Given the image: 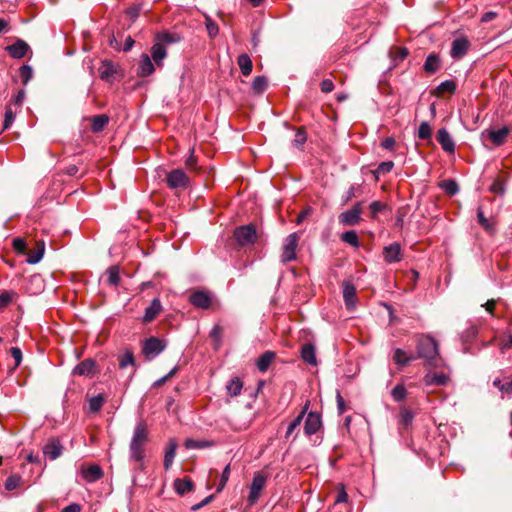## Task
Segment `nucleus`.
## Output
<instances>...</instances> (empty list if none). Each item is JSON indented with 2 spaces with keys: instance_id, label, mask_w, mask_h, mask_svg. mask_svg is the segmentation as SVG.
Here are the masks:
<instances>
[{
  "instance_id": "obj_1",
  "label": "nucleus",
  "mask_w": 512,
  "mask_h": 512,
  "mask_svg": "<svg viewBox=\"0 0 512 512\" xmlns=\"http://www.w3.org/2000/svg\"><path fill=\"white\" fill-rule=\"evenodd\" d=\"M416 358L424 359L425 363L432 367L441 366L442 360L439 357V345L436 339L429 335L420 337Z\"/></svg>"
},
{
  "instance_id": "obj_2",
  "label": "nucleus",
  "mask_w": 512,
  "mask_h": 512,
  "mask_svg": "<svg viewBox=\"0 0 512 512\" xmlns=\"http://www.w3.org/2000/svg\"><path fill=\"white\" fill-rule=\"evenodd\" d=\"M299 239L300 232H293L284 239L280 256L281 263L285 264L296 260V249Z\"/></svg>"
},
{
  "instance_id": "obj_3",
  "label": "nucleus",
  "mask_w": 512,
  "mask_h": 512,
  "mask_svg": "<svg viewBox=\"0 0 512 512\" xmlns=\"http://www.w3.org/2000/svg\"><path fill=\"white\" fill-rule=\"evenodd\" d=\"M166 183L170 189L185 190L190 186V179L182 169H174L166 175Z\"/></svg>"
},
{
  "instance_id": "obj_4",
  "label": "nucleus",
  "mask_w": 512,
  "mask_h": 512,
  "mask_svg": "<svg viewBox=\"0 0 512 512\" xmlns=\"http://www.w3.org/2000/svg\"><path fill=\"white\" fill-rule=\"evenodd\" d=\"M266 481H267V477L264 476L263 474H261L259 472L254 474L252 483L249 487V495L247 497V502H248L249 506H253L254 504L257 503V501L261 495V492H262L263 488L265 487Z\"/></svg>"
},
{
  "instance_id": "obj_5",
  "label": "nucleus",
  "mask_w": 512,
  "mask_h": 512,
  "mask_svg": "<svg viewBox=\"0 0 512 512\" xmlns=\"http://www.w3.org/2000/svg\"><path fill=\"white\" fill-rule=\"evenodd\" d=\"M256 226H237L234 230V237L239 245L253 243L257 237Z\"/></svg>"
},
{
  "instance_id": "obj_6",
  "label": "nucleus",
  "mask_w": 512,
  "mask_h": 512,
  "mask_svg": "<svg viewBox=\"0 0 512 512\" xmlns=\"http://www.w3.org/2000/svg\"><path fill=\"white\" fill-rule=\"evenodd\" d=\"M470 46L471 43L466 37H457L452 41L450 56L455 60H460L467 54Z\"/></svg>"
},
{
  "instance_id": "obj_7",
  "label": "nucleus",
  "mask_w": 512,
  "mask_h": 512,
  "mask_svg": "<svg viewBox=\"0 0 512 512\" xmlns=\"http://www.w3.org/2000/svg\"><path fill=\"white\" fill-rule=\"evenodd\" d=\"M165 349V344L162 340L151 337L144 342L143 353L150 358L158 356Z\"/></svg>"
},
{
  "instance_id": "obj_8",
  "label": "nucleus",
  "mask_w": 512,
  "mask_h": 512,
  "mask_svg": "<svg viewBox=\"0 0 512 512\" xmlns=\"http://www.w3.org/2000/svg\"><path fill=\"white\" fill-rule=\"evenodd\" d=\"M363 202H357L351 209L340 214L341 224H356L361 218Z\"/></svg>"
},
{
  "instance_id": "obj_9",
  "label": "nucleus",
  "mask_w": 512,
  "mask_h": 512,
  "mask_svg": "<svg viewBox=\"0 0 512 512\" xmlns=\"http://www.w3.org/2000/svg\"><path fill=\"white\" fill-rule=\"evenodd\" d=\"M321 425L322 421L320 414L311 411L307 414L304 423V432L306 435L311 436L320 429Z\"/></svg>"
},
{
  "instance_id": "obj_10",
  "label": "nucleus",
  "mask_w": 512,
  "mask_h": 512,
  "mask_svg": "<svg viewBox=\"0 0 512 512\" xmlns=\"http://www.w3.org/2000/svg\"><path fill=\"white\" fill-rule=\"evenodd\" d=\"M343 298L347 310L353 311L356 307L357 294L356 288L352 283H343Z\"/></svg>"
},
{
  "instance_id": "obj_11",
  "label": "nucleus",
  "mask_w": 512,
  "mask_h": 512,
  "mask_svg": "<svg viewBox=\"0 0 512 512\" xmlns=\"http://www.w3.org/2000/svg\"><path fill=\"white\" fill-rule=\"evenodd\" d=\"M95 368V360L88 358L76 365L72 370V374L77 376L91 377L95 373Z\"/></svg>"
},
{
  "instance_id": "obj_12",
  "label": "nucleus",
  "mask_w": 512,
  "mask_h": 512,
  "mask_svg": "<svg viewBox=\"0 0 512 512\" xmlns=\"http://www.w3.org/2000/svg\"><path fill=\"white\" fill-rule=\"evenodd\" d=\"M155 63L152 62L151 57L143 53L140 56L138 67H137V75L139 77H147L150 76L155 71Z\"/></svg>"
},
{
  "instance_id": "obj_13",
  "label": "nucleus",
  "mask_w": 512,
  "mask_h": 512,
  "mask_svg": "<svg viewBox=\"0 0 512 512\" xmlns=\"http://www.w3.org/2000/svg\"><path fill=\"white\" fill-rule=\"evenodd\" d=\"M5 50L12 58L21 59L30 50V47L24 40L17 39L15 43L8 45Z\"/></svg>"
},
{
  "instance_id": "obj_14",
  "label": "nucleus",
  "mask_w": 512,
  "mask_h": 512,
  "mask_svg": "<svg viewBox=\"0 0 512 512\" xmlns=\"http://www.w3.org/2000/svg\"><path fill=\"white\" fill-rule=\"evenodd\" d=\"M189 301L197 308L208 309L211 305V296L209 293L199 290L189 296Z\"/></svg>"
},
{
  "instance_id": "obj_15",
  "label": "nucleus",
  "mask_w": 512,
  "mask_h": 512,
  "mask_svg": "<svg viewBox=\"0 0 512 512\" xmlns=\"http://www.w3.org/2000/svg\"><path fill=\"white\" fill-rule=\"evenodd\" d=\"M368 213L372 221H381L380 215L390 214V209L384 202L373 201L368 206Z\"/></svg>"
},
{
  "instance_id": "obj_16",
  "label": "nucleus",
  "mask_w": 512,
  "mask_h": 512,
  "mask_svg": "<svg viewBox=\"0 0 512 512\" xmlns=\"http://www.w3.org/2000/svg\"><path fill=\"white\" fill-rule=\"evenodd\" d=\"M384 260L391 264L402 260L401 246L399 243L394 242L383 248Z\"/></svg>"
},
{
  "instance_id": "obj_17",
  "label": "nucleus",
  "mask_w": 512,
  "mask_h": 512,
  "mask_svg": "<svg viewBox=\"0 0 512 512\" xmlns=\"http://www.w3.org/2000/svg\"><path fill=\"white\" fill-rule=\"evenodd\" d=\"M437 141L447 153H454L455 142L446 128H440L437 132Z\"/></svg>"
},
{
  "instance_id": "obj_18",
  "label": "nucleus",
  "mask_w": 512,
  "mask_h": 512,
  "mask_svg": "<svg viewBox=\"0 0 512 512\" xmlns=\"http://www.w3.org/2000/svg\"><path fill=\"white\" fill-rule=\"evenodd\" d=\"M63 451V446L61 442L57 439H51L44 447L43 454L47 456L50 460H55L61 456Z\"/></svg>"
},
{
  "instance_id": "obj_19",
  "label": "nucleus",
  "mask_w": 512,
  "mask_h": 512,
  "mask_svg": "<svg viewBox=\"0 0 512 512\" xmlns=\"http://www.w3.org/2000/svg\"><path fill=\"white\" fill-rule=\"evenodd\" d=\"M81 475L86 482L93 483L102 478L103 470L99 465L93 464L86 468L83 467L81 470Z\"/></svg>"
},
{
  "instance_id": "obj_20",
  "label": "nucleus",
  "mask_w": 512,
  "mask_h": 512,
  "mask_svg": "<svg viewBox=\"0 0 512 512\" xmlns=\"http://www.w3.org/2000/svg\"><path fill=\"white\" fill-rule=\"evenodd\" d=\"M149 56L157 67H162L163 61L167 57L166 47L162 43L155 42L151 47V55Z\"/></svg>"
},
{
  "instance_id": "obj_21",
  "label": "nucleus",
  "mask_w": 512,
  "mask_h": 512,
  "mask_svg": "<svg viewBox=\"0 0 512 512\" xmlns=\"http://www.w3.org/2000/svg\"><path fill=\"white\" fill-rule=\"evenodd\" d=\"M147 440H148L147 426L143 421H139L134 428L133 436H132L130 442L144 446L145 443L147 442Z\"/></svg>"
},
{
  "instance_id": "obj_22",
  "label": "nucleus",
  "mask_w": 512,
  "mask_h": 512,
  "mask_svg": "<svg viewBox=\"0 0 512 512\" xmlns=\"http://www.w3.org/2000/svg\"><path fill=\"white\" fill-rule=\"evenodd\" d=\"M509 133L510 129L507 126H503L498 130H489L487 135L495 146H502L506 142Z\"/></svg>"
},
{
  "instance_id": "obj_23",
  "label": "nucleus",
  "mask_w": 512,
  "mask_h": 512,
  "mask_svg": "<svg viewBox=\"0 0 512 512\" xmlns=\"http://www.w3.org/2000/svg\"><path fill=\"white\" fill-rule=\"evenodd\" d=\"M162 310V304L159 298H153L149 306L145 309L143 315V322L149 323L155 319V317Z\"/></svg>"
},
{
  "instance_id": "obj_24",
  "label": "nucleus",
  "mask_w": 512,
  "mask_h": 512,
  "mask_svg": "<svg viewBox=\"0 0 512 512\" xmlns=\"http://www.w3.org/2000/svg\"><path fill=\"white\" fill-rule=\"evenodd\" d=\"M117 73V67L111 60H103L99 67V76L104 81H111Z\"/></svg>"
},
{
  "instance_id": "obj_25",
  "label": "nucleus",
  "mask_w": 512,
  "mask_h": 512,
  "mask_svg": "<svg viewBox=\"0 0 512 512\" xmlns=\"http://www.w3.org/2000/svg\"><path fill=\"white\" fill-rule=\"evenodd\" d=\"M441 68V59L437 53H430L424 62L423 70L429 74H435Z\"/></svg>"
},
{
  "instance_id": "obj_26",
  "label": "nucleus",
  "mask_w": 512,
  "mask_h": 512,
  "mask_svg": "<svg viewBox=\"0 0 512 512\" xmlns=\"http://www.w3.org/2000/svg\"><path fill=\"white\" fill-rule=\"evenodd\" d=\"M424 382L428 386H443L448 382V376L444 373H427Z\"/></svg>"
},
{
  "instance_id": "obj_27",
  "label": "nucleus",
  "mask_w": 512,
  "mask_h": 512,
  "mask_svg": "<svg viewBox=\"0 0 512 512\" xmlns=\"http://www.w3.org/2000/svg\"><path fill=\"white\" fill-rule=\"evenodd\" d=\"M44 253H45V242L43 240H41L37 243V248L28 254L26 262L30 265H35L42 260Z\"/></svg>"
},
{
  "instance_id": "obj_28",
  "label": "nucleus",
  "mask_w": 512,
  "mask_h": 512,
  "mask_svg": "<svg viewBox=\"0 0 512 512\" xmlns=\"http://www.w3.org/2000/svg\"><path fill=\"white\" fill-rule=\"evenodd\" d=\"M493 385L500 390V392L504 395L512 394V377L504 376L502 378L497 377L493 381Z\"/></svg>"
},
{
  "instance_id": "obj_29",
  "label": "nucleus",
  "mask_w": 512,
  "mask_h": 512,
  "mask_svg": "<svg viewBox=\"0 0 512 512\" xmlns=\"http://www.w3.org/2000/svg\"><path fill=\"white\" fill-rule=\"evenodd\" d=\"M180 36L176 33L163 31L155 35V42L162 43V45L174 44L180 41Z\"/></svg>"
},
{
  "instance_id": "obj_30",
  "label": "nucleus",
  "mask_w": 512,
  "mask_h": 512,
  "mask_svg": "<svg viewBox=\"0 0 512 512\" xmlns=\"http://www.w3.org/2000/svg\"><path fill=\"white\" fill-rule=\"evenodd\" d=\"M416 356L408 355L406 351L400 348L394 350L393 360L399 366H406L411 361L415 360Z\"/></svg>"
},
{
  "instance_id": "obj_31",
  "label": "nucleus",
  "mask_w": 512,
  "mask_h": 512,
  "mask_svg": "<svg viewBox=\"0 0 512 512\" xmlns=\"http://www.w3.org/2000/svg\"><path fill=\"white\" fill-rule=\"evenodd\" d=\"M144 446L130 442L129 445V456L131 461H135L140 465L143 464L144 459Z\"/></svg>"
},
{
  "instance_id": "obj_32",
  "label": "nucleus",
  "mask_w": 512,
  "mask_h": 512,
  "mask_svg": "<svg viewBox=\"0 0 512 512\" xmlns=\"http://www.w3.org/2000/svg\"><path fill=\"white\" fill-rule=\"evenodd\" d=\"M176 448H177V443L175 442V440H170L169 444L165 450V455H164L165 470H168L171 467V465L174 461V458H175Z\"/></svg>"
},
{
  "instance_id": "obj_33",
  "label": "nucleus",
  "mask_w": 512,
  "mask_h": 512,
  "mask_svg": "<svg viewBox=\"0 0 512 512\" xmlns=\"http://www.w3.org/2000/svg\"><path fill=\"white\" fill-rule=\"evenodd\" d=\"M237 63L244 76H248L252 72L253 63L251 58L247 54H241L238 56Z\"/></svg>"
},
{
  "instance_id": "obj_34",
  "label": "nucleus",
  "mask_w": 512,
  "mask_h": 512,
  "mask_svg": "<svg viewBox=\"0 0 512 512\" xmlns=\"http://www.w3.org/2000/svg\"><path fill=\"white\" fill-rule=\"evenodd\" d=\"M308 406H309V404L306 403L305 406L303 407V410L300 412V414L290 422V424L288 425L287 430H286V434H285L286 438H289L294 433V431L299 428V426L302 423L303 417L306 413V410L308 409Z\"/></svg>"
},
{
  "instance_id": "obj_35",
  "label": "nucleus",
  "mask_w": 512,
  "mask_h": 512,
  "mask_svg": "<svg viewBox=\"0 0 512 512\" xmlns=\"http://www.w3.org/2000/svg\"><path fill=\"white\" fill-rule=\"evenodd\" d=\"M174 488L178 494L184 495L185 493L192 491L193 482L188 478L176 479L174 481Z\"/></svg>"
},
{
  "instance_id": "obj_36",
  "label": "nucleus",
  "mask_w": 512,
  "mask_h": 512,
  "mask_svg": "<svg viewBox=\"0 0 512 512\" xmlns=\"http://www.w3.org/2000/svg\"><path fill=\"white\" fill-rule=\"evenodd\" d=\"M301 357L308 364H316L315 348L312 344H305L301 349Z\"/></svg>"
},
{
  "instance_id": "obj_37",
  "label": "nucleus",
  "mask_w": 512,
  "mask_h": 512,
  "mask_svg": "<svg viewBox=\"0 0 512 512\" xmlns=\"http://www.w3.org/2000/svg\"><path fill=\"white\" fill-rule=\"evenodd\" d=\"M275 354L271 351L264 352L257 361V368L260 372H265L269 368Z\"/></svg>"
},
{
  "instance_id": "obj_38",
  "label": "nucleus",
  "mask_w": 512,
  "mask_h": 512,
  "mask_svg": "<svg viewBox=\"0 0 512 512\" xmlns=\"http://www.w3.org/2000/svg\"><path fill=\"white\" fill-rule=\"evenodd\" d=\"M440 188L449 196H454L459 192V185L454 179H446L440 183Z\"/></svg>"
},
{
  "instance_id": "obj_39",
  "label": "nucleus",
  "mask_w": 512,
  "mask_h": 512,
  "mask_svg": "<svg viewBox=\"0 0 512 512\" xmlns=\"http://www.w3.org/2000/svg\"><path fill=\"white\" fill-rule=\"evenodd\" d=\"M243 383L240 378H232L226 385L227 393L231 396H237L241 393Z\"/></svg>"
},
{
  "instance_id": "obj_40",
  "label": "nucleus",
  "mask_w": 512,
  "mask_h": 512,
  "mask_svg": "<svg viewBox=\"0 0 512 512\" xmlns=\"http://www.w3.org/2000/svg\"><path fill=\"white\" fill-rule=\"evenodd\" d=\"M109 118L108 116L101 114L96 115L92 118L91 128L93 132H100L104 129V127L108 124Z\"/></svg>"
},
{
  "instance_id": "obj_41",
  "label": "nucleus",
  "mask_w": 512,
  "mask_h": 512,
  "mask_svg": "<svg viewBox=\"0 0 512 512\" xmlns=\"http://www.w3.org/2000/svg\"><path fill=\"white\" fill-rule=\"evenodd\" d=\"M268 87V79L265 76H256L252 82L255 94H262Z\"/></svg>"
},
{
  "instance_id": "obj_42",
  "label": "nucleus",
  "mask_w": 512,
  "mask_h": 512,
  "mask_svg": "<svg viewBox=\"0 0 512 512\" xmlns=\"http://www.w3.org/2000/svg\"><path fill=\"white\" fill-rule=\"evenodd\" d=\"M363 189L362 184H352L343 196L344 202L346 203L352 198L360 196L363 193Z\"/></svg>"
},
{
  "instance_id": "obj_43",
  "label": "nucleus",
  "mask_w": 512,
  "mask_h": 512,
  "mask_svg": "<svg viewBox=\"0 0 512 512\" xmlns=\"http://www.w3.org/2000/svg\"><path fill=\"white\" fill-rule=\"evenodd\" d=\"M393 167H394V162L393 161L381 162L377 166V168L373 171V175H374L375 179L378 180L381 175H384V174H387V173L391 172Z\"/></svg>"
},
{
  "instance_id": "obj_44",
  "label": "nucleus",
  "mask_w": 512,
  "mask_h": 512,
  "mask_svg": "<svg viewBox=\"0 0 512 512\" xmlns=\"http://www.w3.org/2000/svg\"><path fill=\"white\" fill-rule=\"evenodd\" d=\"M107 282L111 286H117L120 282V273L117 266H111L106 271Z\"/></svg>"
},
{
  "instance_id": "obj_45",
  "label": "nucleus",
  "mask_w": 512,
  "mask_h": 512,
  "mask_svg": "<svg viewBox=\"0 0 512 512\" xmlns=\"http://www.w3.org/2000/svg\"><path fill=\"white\" fill-rule=\"evenodd\" d=\"M104 402L105 398L102 394L91 397L88 401L89 410L93 413L98 412L102 408Z\"/></svg>"
},
{
  "instance_id": "obj_46",
  "label": "nucleus",
  "mask_w": 512,
  "mask_h": 512,
  "mask_svg": "<svg viewBox=\"0 0 512 512\" xmlns=\"http://www.w3.org/2000/svg\"><path fill=\"white\" fill-rule=\"evenodd\" d=\"M456 88V83L453 80H445L436 87V92L438 94H443L446 92L453 94L456 91Z\"/></svg>"
},
{
  "instance_id": "obj_47",
  "label": "nucleus",
  "mask_w": 512,
  "mask_h": 512,
  "mask_svg": "<svg viewBox=\"0 0 512 512\" xmlns=\"http://www.w3.org/2000/svg\"><path fill=\"white\" fill-rule=\"evenodd\" d=\"M184 446L187 449H203L211 446V443L205 440H194L188 438L184 442Z\"/></svg>"
},
{
  "instance_id": "obj_48",
  "label": "nucleus",
  "mask_w": 512,
  "mask_h": 512,
  "mask_svg": "<svg viewBox=\"0 0 512 512\" xmlns=\"http://www.w3.org/2000/svg\"><path fill=\"white\" fill-rule=\"evenodd\" d=\"M417 136L421 140H429L432 136V130L428 122L423 121L419 127Z\"/></svg>"
},
{
  "instance_id": "obj_49",
  "label": "nucleus",
  "mask_w": 512,
  "mask_h": 512,
  "mask_svg": "<svg viewBox=\"0 0 512 512\" xmlns=\"http://www.w3.org/2000/svg\"><path fill=\"white\" fill-rule=\"evenodd\" d=\"M134 364H135V360H134L133 352L126 350L125 353L120 356L119 367L121 369H125L128 366H133Z\"/></svg>"
},
{
  "instance_id": "obj_50",
  "label": "nucleus",
  "mask_w": 512,
  "mask_h": 512,
  "mask_svg": "<svg viewBox=\"0 0 512 512\" xmlns=\"http://www.w3.org/2000/svg\"><path fill=\"white\" fill-rule=\"evenodd\" d=\"M341 239L353 247H358L359 245L358 235L354 230L344 232L341 235Z\"/></svg>"
},
{
  "instance_id": "obj_51",
  "label": "nucleus",
  "mask_w": 512,
  "mask_h": 512,
  "mask_svg": "<svg viewBox=\"0 0 512 512\" xmlns=\"http://www.w3.org/2000/svg\"><path fill=\"white\" fill-rule=\"evenodd\" d=\"M19 75L24 85H26L33 76V69L29 65H22L19 68Z\"/></svg>"
},
{
  "instance_id": "obj_52",
  "label": "nucleus",
  "mask_w": 512,
  "mask_h": 512,
  "mask_svg": "<svg viewBox=\"0 0 512 512\" xmlns=\"http://www.w3.org/2000/svg\"><path fill=\"white\" fill-rule=\"evenodd\" d=\"M21 483V477L19 475L13 474L10 475L5 481V489L8 491H12L16 489Z\"/></svg>"
},
{
  "instance_id": "obj_53",
  "label": "nucleus",
  "mask_w": 512,
  "mask_h": 512,
  "mask_svg": "<svg viewBox=\"0 0 512 512\" xmlns=\"http://www.w3.org/2000/svg\"><path fill=\"white\" fill-rule=\"evenodd\" d=\"M306 140H307V135H306V132L304 131V129L303 128L297 129L295 138L293 140V145L296 146L297 148H301L305 144Z\"/></svg>"
},
{
  "instance_id": "obj_54",
  "label": "nucleus",
  "mask_w": 512,
  "mask_h": 512,
  "mask_svg": "<svg viewBox=\"0 0 512 512\" xmlns=\"http://www.w3.org/2000/svg\"><path fill=\"white\" fill-rule=\"evenodd\" d=\"M229 477H230V464H227L222 471L221 479H220L219 485L217 487V492H221L224 489V487L226 486V484L229 480Z\"/></svg>"
},
{
  "instance_id": "obj_55",
  "label": "nucleus",
  "mask_w": 512,
  "mask_h": 512,
  "mask_svg": "<svg viewBox=\"0 0 512 512\" xmlns=\"http://www.w3.org/2000/svg\"><path fill=\"white\" fill-rule=\"evenodd\" d=\"M391 395L395 401L400 402L406 397V389L402 385H396L392 389Z\"/></svg>"
},
{
  "instance_id": "obj_56",
  "label": "nucleus",
  "mask_w": 512,
  "mask_h": 512,
  "mask_svg": "<svg viewBox=\"0 0 512 512\" xmlns=\"http://www.w3.org/2000/svg\"><path fill=\"white\" fill-rule=\"evenodd\" d=\"M414 418V414L410 409L403 408L400 411V420L405 425L408 426L412 423Z\"/></svg>"
},
{
  "instance_id": "obj_57",
  "label": "nucleus",
  "mask_w": 512,
  "mask_h": 512,
  "mask_svg": "<svg viewBox=\"0 0 512 512\" xmlns=\"http://www.w3.org/2000/svg\"><path fill=\"white\" fill-rule=\"evenodd\" d=\"M4 117L5 118H4L3 128L8 129L15 119V113L12 111L10 106H8L6 108Z\"/></svg>"
},
{
  "instance_id": "obj_58",
  "label": "nucleus",
  "mask_w": 512,
  "mask_h": 512,
  "mask_svg": "<svg viewBox=\"0 0 512 512\" xmlns=\"http://www.w3.org/2000/svg\"><path fill=\"white\" fill-rule=\"evenodd\" d=\"M490 190L495 194L503 195L505 193V183L497 179L492 183Z\"/></svg>"
},
{
  "instance_id": "obj_59",
  "label": "nucleus",
  "mask_w": 512,
  "mask_h": 512,
  "mask_svg": "<svg viewBox=\"0 0 512 512\" xmlns=\"http://www.w3.org/2000/svg\"><path fill=\"white\" fill-rule=\"evenodd\" d=\"M512 346V335L510 333L504 334L500 340V349L504 353Z\"/></svg>"
},
{
  "instance_id": "obj_60",
  "label": "nucleus",
  "mask_w": 512,
  "mask_h": 512,
  "mask_svg": "<svg viewBox=\"0 0 512 512\" xmlns=\"http://www.w3.org/2000/svg\"><path fill=\"white\" fill-rule=\"evenodd\" d=\"M206 29L211 38L215 37L219 32V28H218L217 24L214 21H212L211 19L207 20Z\"/></svg>"
},
{
  "instance_id": "obj_61",
  "label": "nucleus",
  "mask_w": 512,
  "mask_h": 512,
  "mask_svg": "<svg viewBox=\"0 0 512 512\" xmlns=\"http://www.w3.org/2000/svg\"><path fill=\"white\" fill-rule=\"evenodd\" d=\"M13 247L19 253H24L26 249V242L23 238L17 237L13 239Z\"/></svg>"
},
{
  "instance_id": "obj_62",
  "label": "nucleus",
  "mask_w": 512,
  "mask_h": 512,
  "mask_svg": "<svg viewBox=\"0 0 512 512\" xmlns=\"http://www.w3.org/2000/svg\"><path fill=\"white\" fill-rule=\"evenodd\" d=\"M320 89L323 93H330L334 89V83L330 79H324L320 83Z\"/></svg>"
},
{
  "instance_id": "obj_63",
  "label": "nucleus",
  "mask_w": 512,
  "mask_h": 512,
  "mask_svg": "<svg viewBox=\"0 0 512 512\" xmlns=\"http://www.w3.org/2000/svg\"><path fill=\"white\" fill-rule=\"evenodd\" d=\"M336 402L337 410L339 414H343L346 411L345 401L339 390L336 391Z\"/></svg>"
},
{
  "instance_id": "obj_64",
  "label": "nucleus",
  "mask_w": 512,
  "mask_h": 512,
  "mask_svg": "<svg viewBox=\"0 0 512 512\" xmlns=\"http://www.w3.org/2000/svg\"><path fill=\"white\" fill-rule=\"evenodd\" d=\"M11 355L13 359L15 360V366H19L22 361V351L18 347H12L11 348Z\"/></svg>"
}]
</instances>
